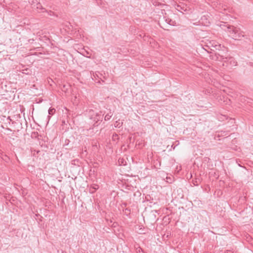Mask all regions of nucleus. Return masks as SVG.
I'll return each instance as SVG.
<instances>
[{
	"mask_svg": "<svg viewBox=\"0 0 253 253\" xmlns=\"http://www.w3.org/2000/svg\"><path fill=\"white\" fill-rule=\"evenodd\" d=\"M228 34L229 36L235 40H240L242 37H244L243 32L240 28L232 25Z\"/></svg>",
	"mask_w": 253,
	"mask_h": 253,
	"instance_id": "obj_1",
	"label": "nucleus"
},
{
	"mask_svg": "<svg viewBox=\"0 0 253 253\" xmlns=\"http://www.w3.org/2000/svg\"><path fill=\"white\" fill-rule=\"evenodd\" d=\"M48 112L49 115H53L55 112V109L53 108H50Z\"/></svg>",
	"mask_w": 253,
	"mask_h": 253,
	"instance_id": "obj_10",
	"label": "nucleus"
},
{
	"mask_svg": "<svg viewBox=\"0 0 253 253\" xmlns=\"http://www.w3.org/2000/svg\"><path fill=\"white\" fill-rule=\"evenodd\" d=\"M226 62H229L230 65L231 66H236L237 65V62L235 60V59L231 56H228L227 60H226Z\"/></svg>",
	"mask_w": 253,
	"mask_h": 253,
	"instance_id": "obj_6",
	"label": "nucleus"
},
{
	"mask_svg": "<svg viewBox=\"0 0 253 253\" xmlns=\"http://www.w3.org/2000/svg\"><path fill=\"white\" fill-rule=\"evenodd\" d=\"M209 23H210V22H209V21H206V22L205 24L206 25H208Z\"/></svg>",
	"mask_w": 253,
	"mask_h": 253,
	"instance_id": "obj_17",
	"label": "nucleus"
},
{
	"mask_svg": "<svg viewBox=\"0 0 253 253\" xmlns=\"http://www.w3.org/2000/svg\"><path fill=\"white\" fill-rule=\"evenodd\" d=\"M29 3L31 4L32 5L34 6L35 4V0H29Z\"/></svg>",
	"mask_w": 253,
	"mask_h": 253,
	"instance_id": "obj_12",
	"label": "nucleus"
},
{
	"mask_svg": "<svg viewBox=\"0 0 253 253\" xmlns=\"http://www.w3.org/2000/svg\"><path fill=\"white\" fill-rule=\"evenodd\" d=\"M232 251L231 250H227L226 253H232Z\"/></svg>",
	"mask_w": 253,
	"mask_h": 253,
	"instance_id": "obj_14",
	"label": "nucleus"
},
{
	"mask_svg": "<svg viewBox=\"0 0 253 253\" xmlns=\"http://www.w3.org/2000/svg\"><path fill=\"white\" fill-rule=\"evenodd\" d=\"M176 9L178 11H180L181 12H183V10L184 11H186L187 10L186 7L184 5H177Z\"/></svg>",
	"mask_w": 253,
	"mask_h": 253,
	"instance_id": "obj_7",
	"label": "nucleus"
},
{
	"mask_svg": "<svg viewBox=\"0 0 253 253\" xmlns=\"http://www.w3.org/2000/svg\"><path fill=\"white\" fill-rule=\"evenodd\" d=\"M216 46H217L216 49L218 50L215 53L217 59L219 61L226 62L228 56L227 48L223 46L221 47L220 44L216 45Z\"/></svg>",
	"mask_w": 253,
	"mask_h": 253,
	"instance_id": "obj_2",
	"label": "nucleus"
},
{
	"mask_svg": "<svg viewBox=\"0 0 253 253\" xmlns=\"http://www.w3.org/2000/svg\"><path fill=\"white\" fill-rule=\"evenodd\" d=\"M33 8H35L37 10H41L42 12H46L45 9L42 7V4L40 2L36 3V5L33 6Z\"/></svg>",
	"mask_w": 253,
	"mask_h": 253,
	"instance_id": "obj_5",
	"label": "nucleus"
},
{
	"mask_svg": "<svg viewBox=\"0 0 253 253\" xmlns=\"http://www.w3.org/2000/svg\"><path fill=\"white\" fill-rule=\"evenodd\" d=\"M231 25H230L229 24H226V23L223 22L222 23L220 24V28L225 31L226 32L228 33Z\"/></svg>",
	"mask_w": 253,
	"mask_h": 253,
	"instance_id": "obj_3",
	"label": "nucleus"
},
{
	"mask_svg": "<svg viewBox=\"0 0 253 253\" xmlns=\"http://www.w3.org/2000/svg\"><path fill=\"white\" fill-rule=\"evenodd\" d=\"M206 19V17H205V16H204L203 17H202L201 18V20H202V21H203L204 19Z\"/></svg>",
	"mask_w": 253,
	"mask_h": 253,
	"instance_id": "obj_16",
	"label": "nucleus"
},
{
	"mask_svg": "<svg viewBox=\"0 0 253 253\" xmlns=\"http://www.w3.org/2000/svg\"><path fill=\"white\" fill-rule=\"evenodd\" d=\"M48 117L49 119H50L51 117L50 116H48Z\"/></svg>",
	"mask_w": 253,
	"mask_h": 253,
	"instance_id": "obj_19",
	"label": "nucleus"
},
{
	"mask_svg": "<svg viewBox=\"0 0 253 253\" xmlns=\"http://www.w3.org/2000/svg\"><path fill=\"white\" fill-rule=\"evenodd\" d=\"M122 125H120V123L118 122H116L115 124V126L117 127H120Z\"/></svg>",
	"mask_w": 253,
	"mask_h": 253,
	"instance_id": "obj_11",
	"label": "nucleus"
},
{
	"mask_svg": "<svg viewBox=\"0 0 253 253\" xmlns=\"http://www.w3.org/2000/svg\"><path fill=\"white\" fill-rule=\"evenodd\" d=\"M93 188L94 189H97L98 188V185H95V186L93 187Z\"/></svg>",
	"mask_w": 253,
	"mask_h": 253,
	"instance_id": "obj_15",
	"label": "nucleus"
},
{
	"mask_svg": "<svg viewBox=\"0 0 253 253\" xmlns=\"http://www.w3.org/2000/svg\"><path fill=\"white\" fill-rule=\"evenodd\" d=\"M33 41H34V40H33V39H30V40H29V42H33Z\"/></svg>",
	"mask_w": 253,
	"mask_h": 253,
	"instance_id": "obj_18",
	"label": "nucleus"
},
{
	"mask_svg": "<svg viewBox=\"0 0 253 253\" xmlns=\"http://www.w3.org/2000/svg\"><path fill=\"white\" fill-rule=\"evenodd\" d=\"M94 119V121L97 123L99 121H101L103 118V115L101 112L97 113L95 114V117L91 118Z\"/></svg>",
	"mask_w": 253,
	"mask_h": 253,
	"instance_id": "obj_4",
	"label": "nucleus"
},
{
	"mask_svg": "<svg viewBox=\"0 0 253 253\" xmlns=\"http://www.w3.org/2000/svg\"><path fill=\"white\" fill-rule=\"evenodd\" d=\"M136 252L138 253H140L141 252H142V249L140 247H138L136 249Z\"/></svg>",
	"mask_w": 253,
	"mask_h": 253,
	"instance_id": "obj_13",
	"label": "nucleus"
},
{
	"mask_svg": "<svg viewBox=\"0 0 253 253\" xmlns=\"http://www.w3.org/2000/svg\"><path fill=\"white\" fill-rule=\"evenodd\" d=\"M166 21L170 25H173L174 26L175 24V22L171 19H170L169 18L166 19Z\"/></svg>",
	"mask_w": 253,
	"mask_h": 253,
	"instance_id": "obj_8",
	"label": "nucleus"
},
{
	"mask_svg": "<svg viewBox=\"0 0 253 253\" xmlns=\"http://www.w3.org/2000/svg\"><path fill=\"white\" fill-rule=\"evenodd\" d=\"M112 116V114L111 113V112L106 114L104 117V120L105 121H108V120H110V118H111Z\"/></svg>",
	"mask_w": 253,
	"mask_h": 253,
	"instance_id": "obj_9",
	"label": "nucleus"
}]
</instances>
